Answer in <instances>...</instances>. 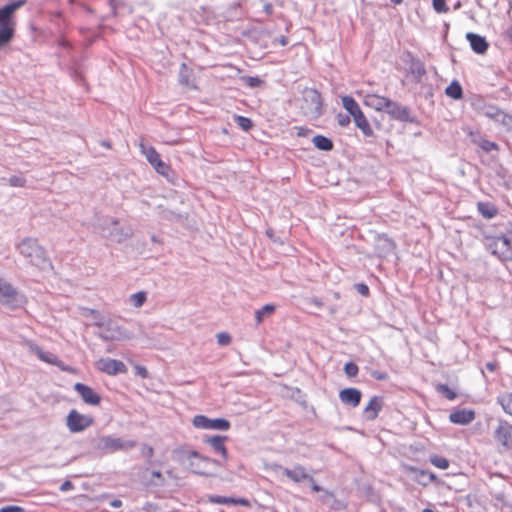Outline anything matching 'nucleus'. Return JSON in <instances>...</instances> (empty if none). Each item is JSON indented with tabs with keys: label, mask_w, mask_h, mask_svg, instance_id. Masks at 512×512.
I'll list each match as a JSON object with an SVG mask.
<instances>
[{
	"label": "nucleus",
	"mask_w": 512,
	"mask_h": 512,
	"mask_svg": "<svg viewBox=\"0 0 512 512\" xmlns=\"http://www.w3.org/2000/svg\"><path fill=\"white\" fill-rule=\"evenodd\" d=\"M26 4V0H16L0 7V48L7 45L15 35V12Z\"/></svg>",
	"instance_id": "1"
},
{
	"label": "nucleus",
	"mask_w": 512,
	"mask_h": 512,
	"mask_svg": "<svg viewBox=\"0 0 512 512\" xmlns=\"http://www.w3.org/2000/svg\"><path fill=\"white\" fill-rule=\"evenodd\" d=\"M18 250L32 265L40 269L50 265L45 249L34 238L23 239L18 245Z\"/></svg>",
	"instance_id": "2"
},
{
	"label": "nucleus",
	"mask_w": 512,
	"mask_h": 512,
	"mask_svg": "<svg viewBox=\"0 0 512 512\" xmlns=\"http://www.w3.org/2000/svg\"><path fill=\"white\" fill-rule=\"evenodd\" d=\"M341 102H342L343 108L353 118L356 127L359 128L365 136H367V137L372 136L373 130L371 128V125H370L367 117L361 110L359 104L356 102V100L351 96L344 95L341 97Z\"/></svg>",
	"instance_id": "3"
},
{
	"label": "nucleus",
	"mask_w": 512,
	"mask_h": 512,
	"mask_svg": "<svg viewBox=\"0 0 512 512\" xmlns=\"http://www.w3.org/2000/svg\"><path fill=\"white\" fill-rule=\"evenodd\" d=\"M93 449L101 454L112 453L117 450L132 448L135 446L133 441H123L121 438L111 436H99L92 440Z\"/></svg>",
	"instance_id": "4"
},
{
	"label": "nucleus",
	"mask_w": 512,
	"mask_h": 512,
	"mask_svg": "<svg viewBox=\"0 0 512 512\" xmlns=\"http://www.w3.org/2000/svg\"><path fill=\"white\" fill-rule=\"evenodd\" d=\"M484 243L491 253L502 261L512 260V247L505 235L485 236Z\"/></svg>",
	"instance_id": "5"
},
{
	"label": "nucleus",
	"mask_w": 512,
	"mask_h": 512,
	"mask_svg": "<svg viewBox=\"0 0 512 512\" xmlns=\"http://www.w3.org/2000/svg\"><path fill=\"white\" fill-rule=\"evenodd\" d=\"M187 458L190 461L189 466L191 471L202 476H212L213 472L211 470V466L221 465L219 461L202 456L197 451L188 452Z\"/></svg>",
	"instance_id": "6"
},
{
	"label": "nucleus",
	"mask_w": 512,
	"mask_h": 512,
	"mask_svg": "<svg viewBox=\"0 0 512 512\" xmlns=\"http://www.w3.org/2000/svg\"><path fill=\"white\" fill-rule=\"evenodd\" d=\"M301 109L306 116L311 118L320 116L322 113L321 94L315 89L307 90L304 93Z\"/></svg>",
	"instance_id": "7"
},
{
	"label": "nucleus",
	"mask_w": 512,
	"mask_h": 512,
	"mask_svg": "<svg viewBox=\"0 0 512 512\" xmlns=\"http://www.w3.org/2000/svg\"><path fill=\"white\" fill-rule=\"evenodd\" d=\"M98 228V234L108 241L115 243H121L133 234L129 226H98Z\"/></svg>",
	"instance_id": "8"
},
{
	"label": "nucleus",
	"mask_w": 512,
	"mask_h": 512,
	"mask_svg": "<svg viewBox=\"0 0 512 512\" xmlns=\"http://www.w3.org/2000/svg\"><path fill=\"white\" fill-rule=\"evenodd\" d=\"M103 330L98 333V336L104 341H121L129 340L132 336L126 330L122 329L115 321L111 318L105 325L101 327Z\"/></svg>",
	"instance_id": "9"
},
{
	"label": "nucleus",
	"mask_w": 512,
	"mask_h": 512,
	"mask_svg": "<svg viewBox=\"0 0 512 512\" xmlns=\"http://www.w3.org/2000/svg\"><path fill=\"white\" fill-rule=\"evenodd\" d=\"M141 152L145 155L147 161L153 166L155 171L164 176L168 177L171 172L169 164L163 162L160 158L159 153L152 146L146 147L144 144H140Z\"/></svg>",
	"instance_id": "10"
},
{
	"label": "nucleus",
	"mask_w": 512,
	"mask_h": 512,
	"mask_svg": "<svg viewBox=\"0 0 512 512\" xmlns=\"http://www.w3.org/2000/svg\"><path fill=\"white\" fill-rule=\"evenodd\" d=\"M383 112L387 113L393 120L407 123L415 122V119L408 107L403 106L390 98L388 99Z\"/></svg>",
	"instance_id": "11"
},
{
	"label": "nucleus",
	"mask_w": 512,
	"mask_h": 512,
	"mask_svg": "<svg viewBox=\"0 0 512 512\" xmlns=\"http://www.w3.org/2000/svg\"><path fill=\"white\" fill-rule=\"evenodd\" d=\"M91 416L83 415L77 410H71L66 417V425L70 432L78 433L84 431L93 424Z\"/></svg>",
	"instance_id": "12"
},
{
	"label": "nucleus",
	"mask_w": 512,
	"mask_h": 512,
	"mask_svg": "<svg viewBox=\"0 0 512 512\" xmlns=\"http://www.w3.org/2000/svg\"><path fill=\"white\" fill-rule=\"evenodd\" d=\"M193 425L202 429H213L227 431L230 428V422L224 418L209 419L204 415H197L193 419Z\"/></svg>",
	"instance_id": "13"
},
{
	"label": "nucleus",
	"mask_w": 512,
	"mask_h": 512,
	"mask_svg": "<svg viewBox=\"0 0 512 512\" xmlns=\"http://www.w3.org/2000/svg\"><path fill=\"white\" fill-rule=\"evenodd\" d=\"M482 113L487 118L507 128L512 127V116L501 110L499 107L487 104L483 107Z\"/></svg>",
	"instance_id": "14"
},
{
	"label": "nucleus",
	"mask_w": 512,
	"mask_h": 512,
	"mask_svg": "<svg viewBox=\"0 0 512 512\" xmlns=\"http://www.w3.org/2000/svg\"><path fill=\"white\" fill-rule=\"evenodd\" d=\"M494 438L505 451L512 450V425L500 421L494 431Z\"/></svg>",
	"instance_id": "15"
},
{
	"label": "nucleus",
	"mask_w": 512,
	"mask_h": 512,
	"mask_svg": "<svg viewBox=\"0 0 512 512\" xmlns=\"http://www.w3.org/2000/svg\"><path fill=\"white\" fill-rule=\"evenodd\" d=\"M0 303L10 308H14L21 303L18 292L2 279H0Z\"/></svg>",
	"instance_id": "16"
},
{
	"label": "nucleus",
	"mask_w": 512,
	"mask_h": 512,
	"mask_svg": "<svg viewBox=\"0 0 512 512\" xmlns=\"http://www.w3.org/2000/svg\"><path fill=\"white\" fill-rule=\"evenodd\" d=\"M139 479L146 488L161 487L165 485V478L159 471H149V469L143 468L139 472Z\"/></svg>",
	"instance_id": "17"
},
{
	"label": "nucleus",
	"mask_w": 512,
	"mask_h": 512,
	"mask_svg": "<svg viewBox=\"0 0 512 512\" xmlns=\"http://www.w3.org/2000/svg\"><path fill=\"white\" fill-rule=\"evenodd\" d=\"M374 248L379 257H386L391 254L395 248V243L386 235H373Z\"/></svg>",
	"instance_id": "18"
},
{
	"label": "nucleus",
	"mask_w": 512,
	"mask_h": 512,
	"mask_svg": "<svg viewBox=\"0 0 512 512\" xmlns=\"http://www.w3.org/2000/svg\"><path fill=\"white\" fill-rule=\"evenodd\" d=\"M97 368L109 375L126 372V366L123 362L115 359L102 358L97 362Z\"/></svg>",
	"instance_id": "19"
},
{
	"label": "nucleus",
	"mask_w": 512,
	"mask_h": 512,
	"mask_svg": "<svg viewBox=\"0 0 512 512\" xmlns=\"http://www.w3.org/2000/svg\"><path fill=\"white\" fill-rule=\"evenodd\" d=\"M74 389L80 395L84 403L93 406L100 404L101 397L97 393H95L91 387L82 383H76L74 385Z\"/></svg>",
	"instance_id": "20"
},
{
	"label": "nucleus",
	"mask_w": 512,
	"mask_h": 512,
	"mask_svg": "<svg viewBox=\"0 0 512 512\" xmlns=\"http://www.w3.org/2000/svg\"><path fill=\"white\" fill-rule=\"evenodd\" d=\"M31 349L32 351L42 360V361H45L47 363H50V364H53V365H56L57 367H59L62 371H67V372H73V368L69 367V366H66L64 365V363L62 361H60L56 355H54L53 353H50V352H45L43 351L40 347L38 346H31Z\"/></svg>",
	"instance_id": "21"
},
{
	"label": "nucleus",
	"mask_w": 512,
	"mask_h": 512,
	"mask_svg": "<svg viewBox=\"0 0 512 512\" xmlns=\"http://www.w3.org/2000/svg\"><path fill=\"white\" fill-rule=\"evenodd\" d=\"M362 393L356 388H344L339 392V399L342 403L357 407L360 404Z\"/></svg>",
	"instance_id": "22"
},
{
	"label": "nucleus",
	"mask_w": 512,
	"mask_h": 512,
	"mask_svg": "<svg viewBox=\"0 0 512 512\" xmlns=\"http://www.w3.org/2000/svg\"><path fill=\"white\" fill-rule=\"evenodd\" d=\"M466 39L469 42L471 49L477 54H484L489 48V43L485 39V37L475 34L473 32H468L466 34Z\"/></svg>",
	"instance_id": "23"
},
{
	"label": "nucleus",
	"mask_w": 512,
	"mask_h": 512,
	"mask_svg": "<svg viewBox=\"0 0 512 512\" xmlns=\"http://www.w3.org/2000/svg\"><path fill=\"white\" fill-rule=\"evenodd\" d=\"M388 99V97L376 93H368L364 96L363 103L377 112H383Z\"/></svg>",
	"instance_id": "24"
},
{
	"label": "nucleus",
	"mask_w": 512,
	"mask_h": 512,
	"mask_svg": "<svg viewBox=\"0 0 512 512\" xmlns=\"http://www.w3.org/2000/svg\"><path fill=\"white\" fill-rule=\"evenodd\" d=\"M283 474L296 483H299L302 480H309L310 482H314V478L309 476L305 472V468L302 466H296L293 469L285 468L283 470Z\"/></svg>",
	"instance_id": "25"
},
{
	"label": "nucleus",
	"mask_w": 512,
	"mask_h": 512,
	"mask_svg": "<svg viewBox=\"0 0 512 512\" xmlns=\"http://www.w3.org/2000/svg\"><path fill=\"white\" fill-rule=\"evenodd\" d=\"M475 418V413L472 410H458L450 414L449 419L455 424L466 425L472 422Z\"/></svg>",
	"instance_id": "26"
},
{
	"label": "nucleus",
	"mask_w": 512,
	"mask_h": 512,
	"mask_svg": "<svg viewBox=\"0 0 512 512\" xmlns=\"http://www.w3.org/2000/svg\"><path fill=\"white\" fill-rule=\"evenodd\" d=\"M226 439V436L215 435L206 438L205 442L208 443L215 450V452L220 453L224 460H227L228 452L224 445Z\"/></svg>",
	"instance_id": "27"
},
{
	"label": "nucleus",
	"mask_w": 512,
	"mask_h": 512,
	"mask_svg": "<svg viewBox=\"0 0 512 512\" xmlns=\"http://www.w3.org/2000/svg\"><path fill=\"white\" fill-rule=\"evenodd\" d=\"M382 408V399L378 396H374L370 399L368 405L364 409L366 418L368 420H374L378 416V412Z\"/></svg>",
	"instance_id": "28"
},
{
	"label": "nucleus",
	"mask_w": 512,
	"mask_h": 512,
	"mask_svg": "<svg viewBox=\"0 0 512 512\" xmlns=\"http://www.w3.org/2000/svg\"><path fill=\"white\" fill-rule=\"evenodd\" d=\"M477 208L479 213L486 219H491L498 214L497 207L491 202H479Z\"/></svg>",
	"instance_id": "29"
},
{
	"label": "nucleus",
	"mask_w": 512,
	"mask_h": 512,
	"mask_svg": "<svg viewBox=\"0 0 512 512\" xmlns=\"http://www.w3.org/2000/svg\"><path fill=\"white\" fill-rule=\"evenodd\" d=\"M312 143L317 149L322 151H331L334 147L332 140L323 135L314 136Z\"/></svg>",
	"instance_id": "30"
},
{
	"label": "nucleus",
	"mask_w": 512,
	"mask_h": 512,
	"mask_svg": "<svg viewBox=\"0 0 512 512\" xmlns=\"http://www.w3.org/2000/svg\"><path fill=\"white\" fill-rule=\"evenodd\" d=\"M276 310L274 304H267L255 312L256 325L261 324L265 318L270 317Z\"/></svg>",
	"instance_id": "31"
},
{
	"label": "nucleus",
	"mask_w": 512,
	"mask_h": 512,
	"mask_svg": "<svg viewBox=\"0 0 512 512\" xmlns=\"http://www.w3.org/2000/svg\"><path fill=\"white\" fill-rule=\"evenodd\" d=\"M445 94L454 100H459L463 97V90L458 81H453L445 89Z\"/></svg>",
	"instance_id": "32"
},
{
	"label": "nucleus",
	"mask_w": 512,
	"mask_h": 512,
	"mask_svg": "<svg viewBox=\"0 0 512 512\" xmlns=\"http://www.w3.org/2000/svg\"><path fill=\"white\" fill-rule=\"evenodd\" d=\"M147 294L144 291H140L137 293H134L130 296V303L136 307L140 308L143 306V304L146 302Z\"/></svg>",
	"instance_id": "33"
},
{
	"label": "nucleus",
	"mask_w": 512,
	"mask_h": 512,
	"mask_svg": "<svg viewBox=\"0 0 512 512\" xmlns=\"http://www.w3.org/2000/svg\"><path fill=\"white\" fill-rule=\"evenodd\" d=\"M109 4L113 10L114 15H119L123 13L125 9L128 12L132 11L131 7L125 5L121 0H109Z\"/></svg>",
	"instance_id": "34"
},
{
	"label": "nucleus",
	"mask_w": 512,
	"mask_h": 512,
	"mask_svg": "<svg viewBox=\"0 0 512 512\" xmlns=\"http://www.w3.org/2000/svg\"><path fill=\"white\" fill-rule=\"evenodd\" d=\"M437 479L436 475L431 472H426L423 470L419 471L417 476V481L422 485H427L429 482L435 481Z\"/></svg>",
	"instance_id": "35"
},
{
	"label": "nucleus",
	"mask_w": 512,
	"mask_h": 512,
	"mask_svg": "<svg viewBox=\"0 0 512 512\" xmlns=\"http://www.w3.org/2000/svg\"><path fill=\"white\" fill-rule=\"evenodd\" d=\"M234 119L238 126L244 131H249L253 127L252 120L248 117L235 115Z\"/></svg>",
	"instance_id": "36"
},
{
	"label": "nucleus",
	"mask_w": 512,
	"mask_h": 512,
	"mask_svg": "<svg viewBox=\"0 0 512 512\" xmlns=\"http://www.w3.org/2000/svg\"><path fill=\"white\" fill-rule=\"evenodd\" d=\"M478 146L485 152L498 151L499 145L496 142L483 139L479 142H476Z\"/></svg>",
	"instance_id": "37"
},
{
	"label": "nucleus",
	"mask_w": 512,
	"mask_h": 512,
	"mask_svg": "<svg viewBox=\"0 0 512 512\" xmlns=\"http://www.w3.org/2000/svg\"><path fill=\"white\" fill-rule=\"evenodd\" d=\"M499 401L505 412L512 415V393L503 396Z\"/></svg>",
	"instance_id": "38"
},
{
	"label": "nucleus",
	"mask_w": 512,
	"mask_h": 512,
	"mask_svg": "<svg viewBox=\"0 0 512 512\" xmlns=\"http://www.w3.org/2000/svg\"><path fill=\"white\" fill-rule=\"evenodd\" d=\"M436 389L449 400H453L456 397V393L452 391L446 384H438Z\"/></svg>",
	"instance_id": "39"
},
{
	"label": "nucleus",
	"mask_w": 512,
	"mask_h": 512,
	"mask_svg": "<svg viewBox=\"0 0 512 512\" xmlns=\"http://www.w3.org/2000/svg\"><path fill=\"white\" fill-rule=\"evenodd\" d=\"M430 461L433 465L440 469H447L449 467V461L444 457L434 455L430 458Z\"/></svg>",
	"instance_id": "40"
},
{
	"label": "nucleus",
	"mask_w": 512,
	"mask_h": 512,
	"mask_svg": "<svg viewBox=\"0 0 512 512\" xmlns=\"http://www.w3.org/2000/svg\"><path fill=\"white\" fill-rule=\"evenodd\" d=\"M242 80L247 86L251 88L260 87L263 84V80L259 77L244 76L242 77Z\"/></svg>",
	"instance_id": "41"
},
{
	"label": "nucleus",
	"mask_w": 512,
	"mask_h": 512,
	"mask_svg": "<svg viewBox=\"0 0 512 512\" xmlns=\"http://www.w3.org/2000/svg\"><path fill=\"white\" fill-rule=\"evenodd\" d=\"M209 501L215 504H231L233 502V498L218 496V495H210Z\"/></svg>",
	"instance_id": "42"
},
{
	"label": "nucleus",
	"mask_w": 512,
	"mask_h": 512,
	"mask_svg": "<svg viewBox=\"0 0 512 512\" xmlns=\"http://www.w3.org/2000/svg\"><path fill=\"white\" fill-rule=\"evenodd\" d=\"M344 372L348 377H355L358 374V366L353 362H348L344 366Z\"/></svg>",
	"instance_id": "43"
},
{
	"label": "nucleus",
	"mask_w": 512,
	"mask_h": 512,
	"mask_svg": "<svg viewBox=\"0 0 512 512\" xmlns=\"http://www.w3.org/2000/svg\"><path fill=\"white\" fill-rule=\"evenodd\" d=\"M433 8L438 13H446L449 10L445 0H433Z\"/></svg>",
	"instance_id": "44"
},
{
	"label": "nucleus",
	"mask_w": 512,
	"mask_h": 512,
	"mask_svg": "<svg viewBox=\"0 0 512 512\" xmlns=\"http://www.w3.org/2000/svg\"><path fill=\"white\" fill-rule=\"evenodd\" d=\"M216 337L218 344L222 346L229 345L232 340L230 334L226 332L218 333Z\"/></svg>",
	"instance_id": "45"
},
{
	"label": "nucleus",
	"mask_w": 512,
	"mask_h": 512,
	"mask_svg": "<svg viewBox=\"0 0 512 512\" xmlns=\"http://www.w3.org/2000/svg\"><path fill=\"white\" fill-rule=\"evenodd\" d=\"M141 453H142V456L144 458H146L147 460V463L148 464H151L152 461V457H153V454H154V450L151 446H148V445H143L142 449H141Z\"/></svg>",
	"instance_id": "46"
},
{
	"label": "nucleus",
	"mask_w": 512,
	"mask_h": 512,
	"mask_svg": "<svg viewBox=\"0 0 512 512\" xmlns=\"http://www.w3.org/2000/svg\"><path fill=\"white\" fill-rule=\"evenodd\" d=\"M9 184L13 187H24L26 179L21 176H12L9 178Z\"/></svg>",
	"instance_id": "47"
},
{
	"label": "nucleus",
	"mask_w": 512,
	"mask_h": 512,
	"mask_svg": "<svg viewBox=\"0 0 512 512\" xmlns=\"http://www.w3.org/2000/svg\"><path fill=\"white\" fill-rule=\"evenodd\" d=\"M92 317L94 319V325L99 328L104 326L105 322H107L109 320V317H105V316L101 315L97 310H96V314H93Z\"/></svg>",
	"instance_id": "48"
},
{
	"label": "nucleus",
	"mask_w": 512,
	"mask_h": 512,
	"mask_svg": "<svg viewBox=\"0 0 512 512\" xmlns=\"http://www.w3.org/2000/svg\"><path fill=\"white\" fill-rule=\"evenodd\" d=\"M350 116L349 115H344V114H338L337 115V123L339 124V126L341 127H346L349 125L350 123Z\"/></svg>",
	"instance_id": "49"
},
{
	"label": "nucleus",
	"mask_w": 512,
	"mask_h": 512,
	"mask_svg": "<svg viewBox=\"0 0 512 512\" xmlns=\"http://www.w3.org/2000/svg\"><path fill=\"white\" fill-rule=\"evenodd\" d=\"M355 289L357 290L358 293H360L363 296L369 295V288L367 285L363 283L355 284Z\"/></svg>",
	"instance_id": "50"
},
{
	"label": "nucleus",
	"mask_w": 512,
	"mask_h": 512,
	"mask_svg": "<svg viewBox=\"0 0 512 512\" xmlns=\"http://www.w3.org/2000/svg\"><path fill=\"white\" fill-rule=\"evenodd\" d=\"M265 234L270 238L272 239L273 241L275 242H279V243H283V240L281 238H275V232H274V229L272 227H268L265 231Z\"/></svg>",
	"instance_id": "51"
},
{
	"label": "nucleus",
	"mask_w": 512,
	"mask_h": 512,
	"mask_svg": "<svg viewBox=\"0 0 512 512\" xmlns=\"http://www.w3.org/2000/svg\"><path fill=\"white\" fill-rule=\"evenodd\" d=\"M0 512H23V508L19 506H5L0 509Z\"/></svg>",
	"instance_id": "52"
},
{
	"label": "nucleus",
	"mask_w": 512,
	"mask_h": 512,
	"mask_svg": "<svg viewBox=\"0 0 512 512\" xmlns=\"http://www.w3.org/2000/svg\"><path fill=\"white\" fill-rule=\"evenodd\" d=\"M322 492H323V495L321 496V500L323 503H329V501L334 498L333 493H331L327 490H324Z\"/></svg>",
	"instance_id": "53"
},
{
	"label": "nucleus",
	"mask_w": 512,
	"mask_h": 512,
	"mask_svg": "<svg viewBox=\"0 0 512 512\" xmlns=\"http://www.w3.org/2000/svg\"><path fill=\"white\" fill-rule=\"evenodd\" d=\"M73 488H74L73 483L69 480H66L62 483L60 490L62 492H66V491L72 490Z\"/></svg>",
	"instance_id": "54"
},
{
	"label": "nucleus",
	"mask_w": 512,
	"mask_h": 512,
	"mask_svg": "<svg viewBox=\"0 0 512 512\" xmlns=\"http://www.w3.org/2000/svg\"><path fill=\"white\" fill-rule=\"evenodd\" d=\"M137 374L140 375L142 378H146L148 376V371L143 366H136Z\"/></svg>",
	"instance_id": "55"
},
{
	"label": "nucleus",
	"mask_w": 512,
	"mask_h": 512,
	"mask_svg": "<svg viewBox=\"0 0 512 512\" xmlns=\"http://www.w3.org/2000/svg\"><path fill=\"white\" fill-rule=\"evenodd\" d=\"M231 504L249 506V501L244 498H240V499L233 498V502H231Z\"/></svg>",
	"instance_id": "56"
},
{
	"label": "nucleus",
	"mask_w": 512,
	"mask_h": 512,
	"mask_svg": "<svg viewBox=\"0 0 512 512\" xmlns=\"http://www.w3.org/2000/svg\"><path fill=\"white\" fill-rule=\"evenodd\" d=\"M81 313L83 316H93V314H96V310L91 308H81Z\"/></svg>",
	"instance_id": "57"
},
{
	"label": "nucleus",
	"mask_w": 512,
	"mask_h": 512,
	"mask_svg": "<svg viewBox=\"0 0 512 512\" xmlns=\"http://www.w3.org/2000/svg\"><path fill=\"white\" fill-rule=\"evenodd\" d=\"M277 43H279L281 46H285L288 44V38L286 36H281L276 39Z\"/></svg>",
	"instance_id": "58"
},
{
	"label": "nucleus",
	"mask_w": 512,
	"mask_h": 512,
	"mask_svg": "<svg viewBox=\"0 0 512 512\" xmlns=\"http://www.w3.org/2000/svg\"><path fill=\"white\" fill-rule=\"evenodd\" d=\"M264 11L267 15H272L273 14V7L271 4L267 3L264 5Z\"/></svg>",
	"instance_id": "59"
},
{
	"label": "nucleus",
	"mask_w": 512,
	"mask_h": 512,
	"mask_svg": "<svg viewBox=\"0 0 512 512\" xmlns=\"http://www.w3.org/2000/svg\"><path fill=\"white\" fill-rule=\"evenodd\" d=\"M372 375L378 380H385L387 378V375L384 373L374 372Z\"/></svg>",
	"instance_id": "60"
},
{
	"label": "nucleus",
	"mask_w": 512,
	"mask_h": 512,
	"mask_svg": "<svg viewBox=\"0 0 512 512\" xmlns=\"http://www.w3.org/2000/svg\"><path fill=\"white\" fill-rule=\"evenodd\" d=\"M311 303L314 304L317 307H322L323 306V303L317 297L311 298Z\"/></svg>",
	"instance_id": "61"
},
{
	"label": "nucleus",
	"mask_w": 512,
	"mask_h": 512,
	"mask_svg": "<svg viewBox=\"0 0 512 512\" xmlns=\"http://www.w3.org/2000/svg\"><path fill=\"white\" fill-rule=\"evenodd\" d=\"M110 505H111L113 508H119V507H121L122 502H121V500H119V499H114L113 501H111Z\"/></svg>",
	"instance_id": "62"
},
{
	"label": "nucleus",
	"mask_w": 512,
	"mask_h": 512,
	"mask_svg": "<svg viewBox=\"0 0 512 512\" xmlns=\"http://www.w3.org/2000/svg\"><path fill=\"white\" fill-rule=\"evenodd\" d=\"M311 484H312V490H313L314 492H320V491L322 492V491H324V489H323L322 487H320L319 485H317V484L315 483V481H314V482H311Z\"/></svg>",
	"instance_id": "63"
},
{
	"label": "nucleus",
	"mask_w": 512,
	"mask_h": 512,
	"mask_svg": "<svg viewBox=\"0 0 512 512\" xmlns=\"http://www.w3.org/2000/svg\"><path fill=\"white\" fill-rule=\"evenodd\" d=\"M486 368L490 371H494L496 368V363L489 362L486 364Z\"/></svg>",
	"instance_id": "64"
}]
</instances>
